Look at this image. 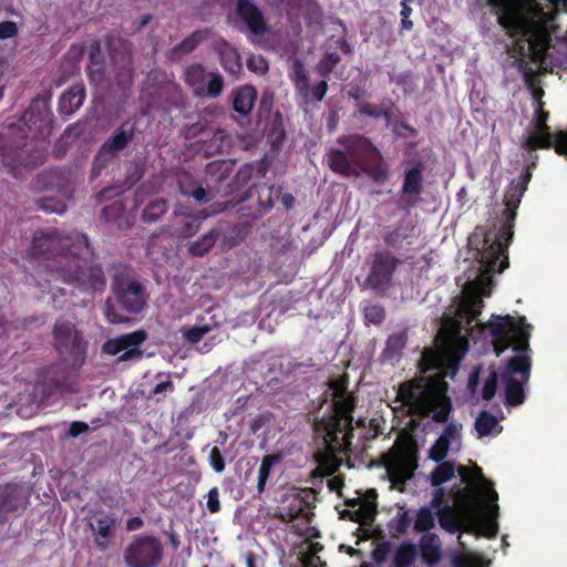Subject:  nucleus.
Wrapping results in <instances>:
<instances>
[{"label":"nucleus","instance_id":"nucleus-21","mask_svg":"<svg viewBox=\"0 0 567 567\" xmlns=\"http://www.w3.org/2000/svg\"><path fill=\"white\" fill-rule=\"evenodd\" d=\"M457 542L460 550L451 555L452 567H485V561L478 554L466 549L461 535L457 537Z\"/></svg>","mask_w":567,"mask_h":567},{"label":"nucleus","instance_id":"nucleus-7","mask_svg":"<svg viewBox=\"0 0 567 567\" xmlns=\"http://www.w3.org/2000/svg\"><path fill=\"white\" fill-rule=\"evenodd\" d=\"M390 487L400 492L404 484L411 480L416 468V455L413 444L409 441H396L382 456Z\"/></svg>","mask_w":567,"mask_h":567},{"label":"nucleus","instance_id":"nucleus-13","mask_svg":"<svg viewBox=\"0 0 567 567\" xmlns=\"http://www.w3.org/2000/svg\"><path fill=\"white\" fill-rule=\"evenodd\" d=\"M462 446V425L449 424L440 437L430 449V458L436 462L445 458L450 453H457Z\"/></svg>","mask_w":567,"mask_h":567},{"label":"nucleus","instance_id":"nucleus-31","mask_svg":"<svg viewBox=\"0 0 567 567\" xmlns=\"http://www.w3.org/2000/svg\"><path fill=\"white\" fill-rule=\"evenodd\" d=\"M437 517V513L435 514L429 507H422L416 514L414 528L417 532H427L432 529L435 525V519Z\"/></svg>","mask_w":567,"mask_h":567},{"label":"nucleus","instance_id":"nucleus-3","mask_svg":"<svg viewBox=\"0 0 567 567\" xmlns=\"http://www.w3.org/2000/svg\"><path fill=\"white\" fill-rule=\"evenodd\" d=\"M31 250L33 255L59 254L55 270L65 281H78L87 291L102 290L105 286L101 268L90 267L80 270V260L75 255L89 250L86 237L82 234L61 236L56 230H41L35 233Z\"/></svg>","mask_w":567,"mask_h":567},{"label":"nucleus","instance_id":"nucleus-18","mask_svg":"<svg viewBox=\"0 0 567 567\" xmlns=\"http://www.w3.org/2000/svg\"><path fill=\"white\" fill-rule=\"evenodd\" d=\"M54 340L60 350L79 348L80 337L71 322H59L54 328Z\"/></svg>","mask_w":567,"mask_h":567},{"label":"nucleus","instance_id":"nucleus-59","mask_svg":"<svg viewBox=\"0 0 567 567\" xmlns=\"http://www.w3.org/2000/svg\"><path fill=\"white\" fill-rule=\"evenodd\" d=\"M269 4H272V6H277L279 4L282 0H266Z\"/></svg>","mask_w":567,"mask_h":567},{"label":"nucleus","instance_id":"nucleus-36","mask_svg":"<svg viewBox=\"0 0 567 567\" xmlns=\"http://www.w3.org/2000/svg\"><path fill=\"white\" fill-rule=\"evenodd\" d=\"M167 209L166 203L164 200H156L150 204L143 212V219L145 221H154L159 218L163 214H165Z\"/></svg>","mask_w":567,"mask_h":567},{"label":"nucleus","instance_id":"nucleus-11","mask_svg":"<svg viewBox=\"0 0 567 567\" xmlns=\"http://www.w3.org/2000/svg\"><path fill=\"white\" fill-rule=\"evenodd\" d=\"M145 339L146 336L143 331L123 334L107 340L103 344V352L110 355H120L121 361L136 360L142 355L140 346Z\"/></svg>","mask_w":567,"mask_h":567},{"label":"nucleus","instance_id":"nucleus-5","mask_svg":"<svg viewBox=\"0 0 567 567\" xmlns=\"http://www.w3.org/2000/svg\"><path fill=\"white\" fill-rule=\"evenodd\" d=\"M343 150H331L328 154L329 167L343 176L358 177L362 174L375 183L388 179V165L380 151L365 137L350 135L339 138Z\"/></svg>","mask_w":567,"mask_h":567},{"label":"nucleus","instance_id":"nucleus-40","mask_svg":"<svg viewBox=\"0 0 567 567\" xmlns=\"http://www.w3.org/2000/svg\"><path fill=\"white\" fill-rule=\"evenodd\" d=\"M41 209L48 213L62 214L65 212L66 207L63 203L54 200L52 198L41 199L39 203Z\"/></svg>","mask_w":567,"mask_h":567},{"label":"nucleus","instance_id":"nucleus-8","mask_svg":"<svg viewBox=\"0 0 567 567\" xmlns=\"http://www.w3.org/2000/svg\"><path fill=\"white\" fill-rule=\"evenodd\" d=\"M113 289L114 301H107L105 316L111 323L126 322L128 319L116 311V306L130 313L140 312L144 305L142 288L130 277L117 276Z\"/></svg>","mask_w":567,"mask_h":567},{"label":"nucleus","instance_id":"nucleus-41","mask_svg":"<svg viewBox=\"0 0 567 567\" xmlns=\"http://www.w3.org/2000/svg\"><path fill=\"white\" fill-rule=\"evenodd\" d=\"M271 420V414L268 412H262L256 415L249 422V429L252 434H256L260 429H262L269 421Z\"/></svg>","mask_w":567,"mask_h":567},{"label":"nucleus","instance_id":"nucleus-57","mask_svg":"<svg viewBox=\"0 0 567 567\" xmlns=\"http://www.w3.org/2000/svg\"><path fill=\"white\" fill-rule=\"evenodd\" d=\"M282 200H284V204L287 206V207H290L292 205V196L291 195H285L282 197Z\"/></svg>","mask_w":567,"mask_h":567},{"label":"nucleus","instance_id":"nucleus-9","mask_svg":"<svg viewBox=\"0 0 567 567\" xmlns=\"http://www.w3.org/2000/svg\"><path fill=\"white\" fill-rule=\"evenodd\" d=\"M312 493L309 489L292 491L285 495L279 508L278 517L291 523L297 533L303 534L311 520Z\"/></svg>","mask_w":567,"mask_h":567},{"label":"nucleus","instance_id":"nucleus-46","mask_svg":"<svg viewBox=\"0 0 567 567\" xmlns=\"http://www.w3.org/2000/svg\"><path fill=\"white\" fill-rule=\"evenodd\" d=\"M197 43H198L197 35L194 34V35L189 37L188 39L184 40L179 44L178 50L182 51L183 53L190 52L196 48Z\"/></svg>","mask_w":567,"mask_h":567},{"label":"nucleus","instance_id":"nucleus-1","mask_svg":"<svg viewBox=\"0 0 567 567\" xmlns=\"http://www.w3.org/2000/svg\"><path fill=\"white\" fill-rule=\"evenodd\" d=\"M512 238V225L499 230L477 227L472 234L468 245L474 266L458 282L462 298L455 310L456 317L449 313L443 318L435 337L436 349L422 353V375L399 385L391 405L393 410L445 422L452 411L445 377L456 373L458 362L467 352L468 339L476 341L481 336L489 339L497 357L509 347L515 355L501 375L492 369L481 368L470 375L467 388L473 399L491 400L501 378L506 403L519 405L524 402V384L530 375V324L523 317L516 319L509 315H493L486 324L475 321L483 307L482 298L491 296L492 275L503 272L508 266L505 246Z\"/></svg>","mask_w":567,"mask_h":567},{"label":"nucleus","instance_id":"nucleus-24","mask_svg":"<svg viewBox=\"0 0 567 567\" xmlns=\"http://www.w3.org/2000/svg\"><path fill=\"white\" fill-rule=\"evenodd\" d=\"M219 55L221 64L228 73L237 75L241 71L243 65L240 56L237 51L228 43L223 42L219 45Z\"/></svg>","mask_w":567,"mask_h":567},{"label":"nucleus","instance_id":"nucleus-60","mask_svg":"<svg viewBox=\"0 0 567 567\" xmlns=\"http://www.w3.org/2000/svg\"><path fill=\"white\" fill-rule=\"evenodd\" d=\"M3 96V92H2V89H0V100L2 99Z\"/></svg>","mask_w":567,"mask_h":567},{"label":"nucleus","instance_id":"nucleus-51","mask_svg":"<svg viewBox=\"0 0 567 567\" xmlns=\"http://www.w3.org/2000/svg\"><path fill=\"white\" fill-rule=\"evenodd\" d=\"M322 566H323V563L315 554L307 556L306 559L303 560V567H322Z\"/></svg>","mask_w":567,"mask_h":567},{"label":"nucleus","instance_id":"nucleus-47","mask_svg":"<svg viewBox=\"0 0 567 567\" xmlns=\"http://www.w3.org/2000/svg\"><path fill=\"white\" fill-rule=\"evenodd\" d=\"M174 390V386H173V383L171 380H164V381H161L159 383H157L155 385V388L153 389L152 393L154 395L156 394H165L167 392H172Z\"/></svg>","mask_w":567,"mask_h":567},{"label":"nucleus","instance_id":"nucleus-30","mask_svg":"<svg viewBox=\"0 0 567 567\" xmlns=\"http://www.w3.org/2000/svg\"><path fill=\"white\" fill-rule=\"evenodd\" d=\"M422 172L419 168H411L406 171L404 183H403V192L409 195H417L422 188Z\"/></svg>","mask_w":567,"mask_h":567},{"label":"nucleus","instance_id":"nucleus-39","mask_svg":"<svg viewBox=\"0 0 567 567\" xmlns=\"http://www.w3.org/2000/svg\"><path fill=\"white\" fill-rule=\"evenodd\" d=\"M364 317L371 323H379L384 318V310L378 305H368L364 307Z\"/></svg>","mask_w":567,"mask_h":567},{"label":"nucleus","instance_id":"nucleus-43","mask_svg":"<svg viewBox=\"0 0 567 567\" xmlns=\"http://www.w3.org/2000/svg\"><path fill=\"white\" fill-rule=\"evenodd\" d=\"M206 507L210 513H217L220 509L219 491L213 487L207 493Z\"/></svg>","mask_w":567,"mask_h":567},{"label":"nucleus","instance_id":"nucleus-53","mask_svg":"<svg viewBox=\"0 0 567 567\" xmlns=\"http://www.w3.org/2000/svg\"><path fill=\"white\" fill-rule=\"evenodd\" d=\"M342 484H343L342 480L340 477H337V476L330 478L329 482H328V485H329L330 489L331 491H337V492L340 489Z\"/></svg>","mask_w":567,"mask_h":567},{"label":"nucleus","instance_id":"nucleus-22","mask_svg":"<svg viewBox=\"0 0 567 567\" xmlns=\"http://www.w3.org/2000/svg\"><path fill=\"white\" fill-rule=\"evenodd\" d=\"M256 90L250 85L241 86L233 92V105L236 112L247 114L256 101Z\"/></svg>","mask_w":567,"mask_h":567},{"label":"nucleus","instance_id":"nucleus-32","mask_svg":"<svg viewBox=\"0 0 567 567\" xmlns=\"http://www.w3.org/2000/svg\"><path fill=\"white\" fill-rule=\"evenodd\" d=\"M405 346V337L402 333H394L389 337L383 355L386 360H395Z\"/></svg>","mask_w":567,"mask_h":567},{"label":"nucleus","instance_id":"nucleus-45","mask_svg":"<svg viewBox=\"0 0 567 567\" xmlns=\"http://www.w3.org/2000/svg\"><path fill=\"white\" fill-rule=\"evenodd\" d=\"M17 33V24L11 21H6L0 23V39H9L16 35Z\"/></svg>","mask_w":567,"mask_h":567},{"label":"nucleus","instance_id":"nucleus-56","mask_svg":"<svg viewBox=\"0 0 567 567\" xmlns=\"http://www.w3.org/2000/svg\"><path fill=\"white\" fill-rule=\"evenodd\" d=\"M89 75L93 82H99L102 79V74L100 73L99 69L95 70L93 66L90 68Z\"/></svg>","mask_w":567,"mask_h":567},{"label":"nucleus","instance_id":"nucleus-6","mask_svg":"<svg viewBox=\"0 0 567 567\" xmlns=\"http://www.w3.org/2000/svg\"><path fill=\"white\" fill-rule=\"evenodd\" d=\"M534 117L527 127V136L523 142L526 150L555 147L559 154H567V132L559 131L551 134L546 124L548 113L544 111V103L540 101L544 95L542 89H533Z\"/></svg>","mask_w":567,"mask_h":567},{"label":"nucleus","instance_id":"nucleus-17","mask_svg":"<svg viewBox=\"0 0 567 567\" xmlns=\"http://www.w3.org/2000/svg\"><path fill=\"white\" fill-rule=\"evenodd\" d=\"M332 48H338L346 53H349L351 51L344 38L332 37L330 39L329 49L326 51L323 58L317 64V71L321 76H327L340 61L339 55L334 51H331Z\"/></svg>","mask_w":567,"mask_h":567},{"label":"nucleus","instance_id":"nucleus-12","mask_svg":"<svg viewBox=\"0 0 567 567\" xmlns=\"http://www.w3.org/2000/svg\"><path fill=\"white\" fill-rule=\"evenodd\" d=\"M347 508L342 512V517L358 522L361 525H370L377 513V493L371 489L365 494H360L357 498L346 502Z\"/></svg>","mask_w":567,"mask_h":567},{"label":"nucleus","instance_id":"nucleus-26","mask_svg":"<svg viewBox=\"0 0 567 567\" xmlns=\"http://www.w3.org/2000/svg\"><path fill=\"white\" fill-rule=\"evenodd\" d=\"M529 175L526 177L525 181L520 183H517L515 185H512L511 188L505 194V205H506V218L507 219H514L515 213L514 209L518 207L520 203V198L526 190V184L528 182Z\"/></svg>","mask_w":567,"mask_h":567},{"label":"nucleus","instance_id":"nucleus-34","mask_svg":"<svg viewBox=\"0 0 567 567\" xmlns=\"http://www.w3.org/2000/svg\"><path fill=\"white\" fill-rule=\"evenodd\" d=\"M216 239H217V235L215 233H209V234L203 236L200 239L192 243V245L189 247V251L193 255H197V256L204 255L214 246Z\"/></svg>","mask_w":567,"mask_h":567},{"label":"nucleus","instance_id":"nucleus-14","mask_svg":"<svg viewBox=\"0 0 567 567\" xmlns=\"http://www.w3.org/2000/svg\"><path fill=\"white\" fill-rule=\"evenodd\" d=\"M116 524V518L111 514L96 513L90 518L89 526L94 544L100 551H105L111 547Z\"/></svg>","mask_w":567,"mask_h":567},{"label":"nucleus","instance_id":"nucleus-33","mask_svg":"<svg viewBox=\"0 0 567 567\" xmlns=\"http://www.w3.org/2000/svg\"><path fill=\"white\" fill-rule=\"evenodd\" d=\"M456 468L455 465L451 462H443L435 467V470L431 474L432 484L437 486L441 485L449 480H451L455 475Z\"/></svg>","mask_w":567,"mask_h":567},{"label":"nucleus","instance_id":"nucleus-19","mask_svg":"<svg viewBox=\"0 0 567 567\" xmlns=\"http://www.w3.org/2000/svg\"><path fill=\"white\" fill-rule=\"evenodd\" d=\"M474 427L478 437L497 436L503 431V426L497 416L488 411H481L478 413L474 422Z\"/></svg>","mask_w":567,"mask_h":567},{"label":"nucleus","instance_id":"nucleus-10","mask_svg":"<svg viewBox=\"0 0 567 567\" xmlns=\"http://www.w3.org/2000/svg\"><path fill=\"white\" fill-rule=\"evenodd\" d=\"M162 557L163 547L152 536H135L124 550V561L128 567H156Z\"/></svg>","mask_w":567,"mask_h":567},{"label":"nucleus","instance_id":"nucleus-15","mask_svg":"<svg viewBox=\"0 0 567 567\" xmlns=\"http://www.w3.org/2000/svg\"><path fill=\"white\" fill-rule=\"evenodd\" d=\"M396 267V260L390 255H377L371 272L367 278L368 285L375 289H384L389 286L393 271Z\"/></svg>","mask_w":567,"mask_h":567},{"label":"nucleus","instance_id":"nucleus-42","mask_svg":"<svg viewBox=\"0 0 567 567\" xmlns=\"http://www.w3.org/2000/svg\"><path fill=\"white\" fill-rule=\"evenodd\" d=\"M209 464L217 473L223 472L225 468L224 457L217 447H213L209 452Z\"/></svg>","mask_w":567,"mask_h":567},{"label":"nucleus","instance_id":"nucleus-29","mask_svg":"<svg viewBox=\"0 0 567 567\" xmlns=\"http://www.w3.org/2000/svg\"><path fill=\"white\" fill-rule=\"evenodd\" d=\"M412 518L409 514V511L401 507L396 512V514L389 522V529L392 536L399 537L403 535L409 527L411 526Z\"/></svg>","mask_w":567,"mask_h":567},{"label":"nucleus","instance_id":"nucleus-23","mask_svg":"<svg viewBox=\"0 0 567 567\" xmlns=\"http://www.w3.org/2000/svg\"><path fill=\"white\" fill-rule=\"evenodd\" d=\"M85 97L83 85H74L65 92L60 99V111L64 114H71L81 107Z\"/></svg>","mask_w":567,"mask_h":567},{"label":"nucleus","instance_id":"nucleus-25","mask_svg":"<svg viewBox=\"0 0 567 567\" xmlns=\"http://www.w3.org/2000/svg\"><path fill=\"white\" fill-rule=\"evenodd\" d=\"M207 76L208 74L199 64H193L185 71V81L197 95L205 93Z\"/></svg>","mask_w":567,"mask_h":567},{"label":"nucleus","instance_id":"nucleus-37","mask_svg":"<svg viewBox=\"0 0 567 567\" xmlns=\"http://www.w3.org/2000/svg\"><path fill=\"white\" fill-rule=\"evenodd\" d=\"M209 331L210 328L208 326L188 327L182 329L183 337L190 343H197Z\"/></svg>","mask_w":567,"mask_h":567},{"label":"nucleus","instance_id":"nucleus-38","mask_svg":"<svg viewBox=\"0 0 567 567\" xmlns=\"http://www.w3.org/2000/svg\"><path fill=\"white\" fill-rule=\"evenodd\" d=\"M223 90V79L219 74H208L206 81V90L208 95L217 96Z\"/></svg>","mask_w":567,"mask_h":567},{"label":"nucleus","instance_id":"nucleus-4","mask_svg":"<svg viewBox=\"0 0 567 567\" xmlns=\"http://www.w3.org/2000/svg\"><path fill=\"white\" fill-rule=\"evenodd\" d=\"M328 396L332 400L331 414L327 419L322 417L317 427L323 437L327 455H322L318 462L326 474H332L340 466V454L346 453L353 436V396L346 391L342 380L331 382Z\"/></svg>","mask_w":567,"mask_h":567},{"label":"nucleus","instance_id":"nucleus-48","mask_svg":"<svg viewBox=\"0 0 567 567\" xmlns=\"http://www.w3.org/2000/svg\"><path fill=\"white\" fill-rule=\"evenodd\" d=\"M328 90V84L327 82L323 80L321 82H319L313 89H312V94H313V97L317 100V101H321L324 95H326V92Z\"/></svg>","mask_w":567,"mask_h":567},{"label":"nucleus","instance_id":"nucleus-58","mask_svg":"<svg viewBox=\"0 0 567 567\" xmlns=\"http://www.w3.org/2000/svg\"><path fill=\"white\" fill-rule=\"evenodd\" d=\"M362 112H364V113H367V114H369L371 116H378V113H374V112L370 111V109H368V107H363Z\"/></svg>","mask_w":567,"mask_h":567},{"label":"nucleus","instance_id":"nucleus-49","mask_svg":"<svg viewBox=\"0 0 567 567\" xmlns=\"http://www.w3.org/2000/svg\"><path fill=\"white\" fill-rule=\"evenodd\" d=\"M89 426L83 422H73L70 426L69 434L73 437L86 432Z\"/></svg>","mask_w":567,"mask_h":567},{"label":"nucleus","instance_id":"nucleus-54","mask_svg":"<svg viewBox=\"0 0 567 567\" xmlns=\"http://www.w3.org/2000/svg\"><path fill=\"white\" fill-rule=\"evenodd\" d=\"M142 524H143L142 519L135 517V518L127 520L126 525H127V529L134 530V529L140 528L142 526Z\"/></svg>","mask_w":567,"mask_h":567},{"label":"nucleus","instance_id":"nucleus-52","mask_svg":"<svg viewBox=\"0 0 567 567\" xmlns=\"http://www.w3.org/2000/svg\"><path fill=\"white\" fill-rule=\"evenodd\" d=\"M193 197H194L196 200L202 202V203H204V202H207V200H208L207 193H206V190H205L204 188H202V187H200V188H197V189H195V190H194V193H193Z\"/></svg>","mask_w":567,"mask_h":567},{"label":"nucleus","instance_id":"nucleus-44","mask_svg":"<svg viewBox=\"0 0 567 567\" xmlns=\"http://www.w3.org/2000/svg\"><path fill=\"white\" fill-rule=\"evenodd\" d=\"M248 68L259 74L265 73L268 70L267 61L260 55H254L247 61Z\"/></svg>","mask_w":567,"mask_h":567},{"label":"nucleus","instance_id":"nucleus-55","mask_svg":"<svg viewBox=\"0 0 567 567\" xmlns=\"http://www.w3.org/2000/svg\"><path fill=\"white\" fill-rule=\"evenodd\" d=\"M246 567H256V556L252 553L245 555Z\"/></svg>","mask_w":567,"mask_h":567},{"label":"nucleus","instance_id":"nucleus-28","mask_svg":"<svg viewBox=\"0 0 567 567\" xmlns=\"http://www.w3.org/2000/svg\"><path fill=\"white\" fill-rule=\"evenodd\" d=\"M131 128L126 130L124 126H122L109 141L103 144L101 153H114L124 148L131 138Z\"/></svg>","mask_w":567,"mask_h":567},{"label":"nucleus","instance_id":"nucleus-20","mask_svg":"<svg viewBox=\"0 0 567 567\" xmlns=\"http://www.w3.org/2000/svg\"><path fill=\"white\" fill-rule=\"evenodd\" d=\"M421 556L425 564L435 565L441 560V540L434 534H426L420 543Z\"/></svg>","mask_w":567,"mask_h":567},{"label":"nucleus","instance_id":"nucleus-2","mask_svg":"<svg viewBox=\"0 0 567 567\" xmlns=\"http://www.w3.org/2000/svg\"><path fill=\"white\" fill-rule=\"evenodd\" d=\"M461 482L466 484L463 491L453 494L455 508L445 505L437 512V519L449 533L464 532L476 537H496L498 533V495L477 466L457 468Z\"/></svg>","mask_w":567,"mask_h":567},{"label":"nucleus","instance_id":"nucleus-50","mask_svg":"<svg viewBox=\"0 0 567 567\" xmlns=\"http://www.w3.org/2000/svg\"><path fill=\"white\" fill-rule=\"evenodd\" d=\"M411 13H412V9L410 7H408L406 3H402L401 16H402V25L404 29L412 28V21L409 20V17L411 16Z\"/></svg>","mask_w":567,"mask_h":567},{"label":"nucleus","instance_id":"nucleus-35","mask_svg":"<svg viewBox=\"0 0 567 567\" xmlns=\"http://www.w3.org/2000/svg\"><path fill=\"white\" fill-rule=\"evenodd\" d=\"M276 461H277L276 456H266L262 458L261 464L258 470L257 489L259 493L264 492L270 470L274 466Z\"/></svg>","mask_w":567,"mask_h":567},{"label":"nucleus","instance_id":"nucleus-16","mask_svg":"<svg viewBox=\"0 0 567 567\" xmlns=\"http://www.w3.org/2000/svg\"><path fill=\"white\" fill-rule=\"evenodd\" d=\"M237 10L240 18L246 22L251 32L255 34H261L265 32L266 23L262 14L251 1L238 0Z\"/></svg>","mask_w":567,"mask_h":567},{"label":"nucleus","instance_id":"nucleus-27","mask_svg":"<svg viewBox=\"0 0 567 567\" xmlns=\"http://www.w3.org/2000/svg\"><path fill=\"white\" fill-rule=\"evenodd\" d=\"M290 79L295 83L298 93L303 97H307L309 94V80L307 71L300 60H295L292 62Z\"/></svg>","mask_w":567,"mask_h":567}]
</instances>
